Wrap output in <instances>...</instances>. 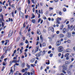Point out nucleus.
<instances>
[{
  "mask_svg": "<svg viewBox=\"0 0 75 75\" xmlns=\"http://www.w3.org/2000/svg\"><path fill=\"white\" fill-rule=\"evenodd\" d=\"M1 16L2 17V20H3V16L2 15H1Z\"/></svg>",
  "mask_w": 75,
  "mask_h": 75,
  "instance_id": "nucleus-41",
  "label": "nucleus"
},
{
  "mask_svg": "<svg viewBox=\"0 0 75 75\" xmlns=\"http://www.w3.org/2000/svg\"><path fill=\"white\" fill-rule=\"evenodd\" d=\"M61 44V42L60 41L58 40L56 42V45L57 46H59Z\"/></svg>",
  "mask_w": 75,
  "mask_h": 75,
  "instance_id": "nucleus-5",
  "label": "nucleus"
},
{
  "mask_svg": "<svg viewBox=\"0 0 75 75\" xmlns=\"http://www.w3.org/2000/svg\"><path fill=\"white\" fill-rule=\"evenodd\" d=\"M69 21H67V22L66 23V24H69Z\"/></svg>",
  "mask_w": 75,
  "mask_h": 75,
  "instance_id": "nucleus-48",
  "label": "nucleus"
},
{
  "mask_svg": "<svg viewBox=\"0 0 75 75\" xmlns=\"http://www.w3.org/2000/svg\"><path fill=\"white\" fill-rule=\"evenodd\" d=\"M58 55L59 57H60V56H61V53H59L58 54Z\"/></svg>",
  "mask_w": 75,
  "mask_h": 75,
  "instance_id": "nucleus-52",
  "label": "nucleus"
},
{
  "mask_svg": "<svg viewBox=\"0 0 75 75\" xmlns=\"http://www.w3.org/2000/svg\"><path fill=\"white\" fill-rule=\"evenodd\" d=\"M67 42L68 43H71V40H68Z\"/></svg>",
  "mask_w": 75,
  "mask_h": 75,
  "instance_id": "nucleus-30",
  "label": "nucleus"
},
{
  "mask_svg": "<svg viewBox=\"0 0 75 75\" xmlns=\"http://www.w3.org/2000/svg\"><path fill=\"white\" fill-rule=\"evenodd\" d=\"M46 64H48V65H49L50 64V60H48V62H46Z\"/></svg>",
  "mask_w": 75,
  "mask_h": 75,
  "instance_id": "nucleus-27",
  "label": "nucleus"
},
{
  "mask_svg": "<svg viewBox=\"0 0 75 75\" xmlns=\"http://www.w3.org/2000/svg\"><path fill=\"white\" fill-rule=\"evenodd\" d=\"M11 7L12 8H13L14 7V5L13 4L11 6Z\"/></svg>",
  "mask_w": 75,
  "mask_h": 75,
  "instance_id": "nucleus-49",
  "label": "nucleus"
},
{
  "mask_svg": "<svg viewBox=\"0 0 75 75\" xmlns=\"http://www.w3.org/2000/svg\"><path fill=\"white\" fill-rule=\"evenodd\" d=\"M31 1L34 4H35L37 3V0H31Z\"/></svg>",
  "mask_w": 75,
  "mask_h": 75,
  "instance_id": "nucleus-10",
  "label": "nucleus"
},
{
  "mask_svg": "<svg viewBox=\"0 0 75 75\" xmlns=\"http://www.w3.org/2000/svg\"><path fill=\"white\" fill-rule=\"evenodd\" d=\"M40 5L41 6H42V2H40Z\"/></svg>",
  "mask_w": 75,
  "mask_h": 75,
  "instance_id": "nucleus-53",
  "label": "nucleus"
},
{
  "mask_svg": "<svg viewBox=\"0 0 75 75\" xmlns=\"http://www.w3.org/2000/svg\"><path fill=\"white\" fill-rule=\"evenodd\" d=\"M16 50H15L13 52V54H15L16 52Z\"/></svg>",
  "mask_w": 75,
  "mask_h": 75,
  "instance_id": "nucleus-63",
  "label": "nucleus"
},
{
  "mask_svg": "<svg viewBox=\"0 0 75 75\" xmlns=\"http://www.w3.org/2000/svg\"><path fill=\"white\" fill-rule=\"evenodd\" d=\"M71 35L70 33L69 32L67 34V36L68 38H70V37H71Z\"/></svg>",
  "mask_w": 75,
  "mask_h": 75,
  "instance_id": "nucleus-7",
  "label": "nucleus"
},
{
  "mask_svg": "<svg viewBox=\"0 0 75 75\" xmlns=\"http://www.w3.org/2000/svg\"><path fill=\"white\" fill-rule=\"evenodd\" d=\"M4 42H5V41L4 40H3L2 41V45H3V44H4Z\"/></svg>",
  "mask_w": 75,
  "mask_h": 75,
  "instance_id": "nucleus-38",
  "label": "nucleus"
},
{
  "mask_svg": "<svg viewBox=\"0 0 75 75\" xmlns=\"http://www.w3.org/2000/svg\"><path fill=\"white\" fill-rule=\"evenodd\" d=\"M20 44L21 45L23 46L24 45V43H23V42H21L20 43Z\"/></svg>",
  "mask_w": 75,
  "mask_h": 75,
  "instance_id": "nucleus-37",
  "label": "nucleus"
},
{
  "mask_svg": "<svg viewBox=\"0 0 75 75\" xmlns=\"http://www.w3.org/2000/svg\"><path fill=\"white\" fill-rule=\"evenodd\" d=\"M35 61V60L34 59H32L31 60V62H34Z\"/></svg>",
  "mask_w": 75,
  "mask_h": 75,
  "instance_id": "nucleus-21",
  "label": "nucleus"
},
{
  "mask_svg": "<svg viewBox=\"0 0 75 75\" xmlns=\"http://www.w3.org/2000/svg\"><path fill=\"white\" fill-rule=\"evenodd\" d=\"M15 65L17 66H18V65H19V64L17 63H16Z\"/></svg>",
  "mask_w": 75,
  "mask_h": 75,
  "instance_id": "nucleus-61",
  "label": "nucleus"
},
{
  "mask_svg": "<svg viewBox=\"0 0 75 75\" xmlns=\"http://www.w3.org/2000/svg\"><path fill=\"white\" fill-rule=\"evenodd\" d=\"M52 28V27H49L48 28V30H51V28Z\"/></svg>",
  "mask_w": 75,
  "mask_h": 75,
  "instance_id": "nucleus-50",
  "label": "nucleus"
},
{
  "mask_svg": "<svg viewBox=\"0 0 75 75\" xmlns=\"http://www.w3.org/2000/svg\"><path fill=\"white\" fill-rule=\"evenodd\" d=\"M53 8L52 7H49V10H53Z\"/></svg>",
  "mask_w": 75,
  "mask_h": 75,
  "instance_id": "nucleus-35",
  "label": "nucleus"
},
{
  "mask_svg": "<svg viewBox=\"0 0 75 75\" xmlns=\"http://www.w3.org/2000/svg\"><path fill=\"white\" fill-rule=\"evenodd\" d=\"M24 65H25L24 63H23L22 65V67L23 68V67H24Z\"/></svg>",
  "mask_w": 75,
  "mask_h": 75,
  "instance_id": "nucleus-32",
  "label": "nucleus"
},
{
  "mask_svg": "<svg viewBox=\"0 0 75 75\" xmlns=\"http://www.w3.org/2000/svg\"><path fill=\"white\" fill-rule=\"evenodd\" d=\"M63 11H66V9L65 8H64L63 9Z\"/></svg>",
  "mask_w": 75,
  "mask_h": 75,
  "instance_id": "nucleus-46",
  "label": "nucleus"
},
{
  "mask_svg": "<svg viewBox=\"0 0 75 75\" xmlns=\"http://www.w3.org/2000/svg\"><path fill=\"white\" fill-rule=\"evenodd\" d=\"M11 64H12V62L11 61L9 63V66H10V65H11Z\"/></svg>",
  "mask_w": 75,
  "mask_h": 75,
  "instance_id": "nucleus-42",
  "label": "nucleus"
},
{
  "mask_svg": "<svg viewBox=\"0 0 75 75\" xmlns=\"http://www.w3.org/2000/svg\"><path fill=\"white\" fill-rule=\"evenodd\" d=\"M71 62L69 61H67L65 62V64H66L67 65H68V64H69Z\"/></svg>",
  "mask_w": 75,
  "mask_h": 75,
  "instance_id": "nucleus-12",
  "label": "nucleus"
},
{
  "mask_svg": "<svg viewBox=\"0 0 75 75\" xmlns=\"http://www.w3.org/2000/svg\"><path fill=\"white\" fill-rule=\"evenodd\" d=\"M5 50H6V51H5V52L6 53V52H7V50H6V48L4 47L3 49V50L4 51H5Z\"/></svg>",
  "mask_w": 75,
  "mask_h": 75,
  "instance_id": "nucleus-18",
  "label": "nucleus"
},
{
  "mask_svg": "<svg viewBox=\"0 0 75 75\" xmlns=\"http://www.w3.org/2000/svg\"><path fill=\"white\" fill-rule=\"evenodd\" d=\"M30 28H31V27H30V28H29V29L28 30V32H30V31H31V29Z\"/></svg>",
  "mask_w": 75,
  "mask_h": 75,
  "instance_id": "nucleus-51",
  "label": "nucleus"
},
{
  "mask_svg": "<svg viewBox=\"0 0 75 75\" xmlns=\"http://www.w3.org/2000/svg\"><path fill=\"white\" fill-rule=\"evenodd\" d=\"M19 74V73H18V71H16V73H15V75H17V74Z\"/></svg>",
  "mask_w": 75,
  "mask_h": 75,
  "instance_id": "nucleus-45",
  "label": "nucleus"
},
{
  "mask_svg": "<svg viewBox=\"0 0 75 75\" xmlns=\"http://www.w3.org/2000/svg\"><path fill=\"white\" fill-rule=\"evenodd\" d=\"M10 72H11L12 73H13V69H11L10 70Z\"/></svg>",
  "mask_w": 75,
  "mask_h": 75,
  "instance_id": "nucleus-54",
  "label": "nucleus"
},
{
  "mask_svg": "<svg viewBox=\"0 0 75 75\" xmlns=\"http://www.w3.org/2000/svg\"><path fill=\"white\" fill-rule=\"evenodd\" d=\"M25 43H26V44H28V41L27 40H25Z\"/></svg>",
  "mask_w": 75,
  "mask_h": 75,
  "instance_id": "nucleus-34",
  "label": "nucleus"
},
{
  "mask_svg": "<svg viewBox=\"0 0 75 75\" xmlns=\"http://www.w3.org/2000/svg\"><path fill=\"white\" fill-rule=\"evenodd\" d=\"M37 34H41L40 31V30H37Z\"/></svg>",
  "mask_w": 75,
  "mask_h": 75,
  "instance_id": "nucleus-16",
  "label": "nucleus"
},
{
  "mask_svg": "<svg viewBox=\"0 0 75 75\" xmlns=\"http://www.w3.org/2000/svg\"><path fill=\"white\" fill-rule=\"evenodd\" d=\"M42 11H43V10L42 9H41V14H42V13H43L42 12Z\"/></svg>",
  "mask_w": 75,
  "mask_h": 75,
  "instance_id": "nucleus-62",
  "label": "nucleus"
},
{
  "mask_svg": "<svg viewBox=\"0 0 75 75\" xmlns=\"http://www.w3.org/2000/svg\"><path fill=\"white\" fill-rule=\"evenodd\" d=\"M51 30L52 32H54V28L52 27Z\"/></svg>",
  "mask_w": 75,
  "mask_h": 75,
  "instance_id": "nucleus-24",
  "label": "nucleus"
},
{
  "mask_svg": "<svg viewBox=\"0 0 75 75\" xmlns=\"http://www.w3.org/2000/svg\"><path fill=\"white\" fill-rule=\"evenodd\" d=\"M38 54H39V57H40L41 55H42V54H41V53H39Z\"/></svg>",
  "mask_w": 75,
  "mask_h": 75,
  "instance_id": "nucleus-59",
  "label": "nucleus"
},
{
  "mask_svg": "<svg viewBox=\"0 0 75 75\" xmlns=\"http://www.w3.org/2000/svg\"><path fill=\"white\" fill-rule=\"evenodd\" d=\"M19 16L20 17H21L22 18H23V17H24V13L21 12V11H20L19 13Z\"/></svg>",
  "mask_w": 75,
  "mask_h": 75,
  "instance_id": "nucleus-4",
  "label": "nucleus"
},
{
  "mask_svg": "<svg viewBox=\"0 0 75 75\" xmlns=\"http://www.w3.org/2000/svg\"><path fill=\"white\" fill-rule=\"evenodd\" d=\"M42 45L43 47H45V46L46 45V44L45 43H43Z\"/></svg>",
  "mask_w": 75,
  "mask_h": 75,
  "instance_id": "nucleus-26",
  "label": "nucleus"
},
{
  "mask_svg": "<svg viewBox=\"0 0 75 75\" xmlns=\"http://www.w3.org/2000/svg\"><path fill=\"white\" fill-rule=\"evenodd\" d=\"M40 38L41 40L42 41H43V38H42V36L41 35L40 37Z\"/></svg>",
  "mask_w": 75,
  "mask_h": 75,
  "instance_id": "nucleus-23",
  "label": "nucleus"
},
{
  "mask_svg": "<svg viewBox=\"0 0 75 75\" xmlns=\"http://www.w3.org/2000/svg\"><path fill=\"white\" fill-rule=\"evenodd\" d=\"M24 54L25 56V57H27V53L26 52L24 53Z\"/></svg>",
  "mask_w": 75,
  "mask_h": 75,
  "instance_id": "nucleus-33",
  "label": "nucleus"
},
{
  "mask_svg": "<svg viewBox=\"0 0 75 75\" xmlns=\"http://www.w3.org/2000/svg\"><path fill=\"white\" fill-rule=\"evenodd\" d=\"M56 33L57 34H59V31H57L56 32Z\"/></svg>",
  "mask_w": 75,
  "mask_h": 75,
  "instance_id": "nucleus-39",
  "label": "nucleus"
},
{
  "mask_svg": "<svg viewBox=\"0 0 75 75\" xmlns=\"http://www.w3.org/2000/svg\"><path fill=\"white\" fill-rule=\"evenodd\" d=\"M36 57H40V56H39V54H36Z\"/></svg>",
  "mask_w": 75,
  "mask_h": 75,
  "instance_id": "nucleus-55",
  "label": "nucleus"
},
{
  "mask_svg": "<svg viewBox=\"0 0 75 75\" xmlns=\"http://www.w3.org/2000/svg\"><path fill=\"white\" fill-rule=\"evenodd\" d=\"M61 18L58 17L56 19L57 23L59 24L60 23L59 21H61Z\"/></svg>",
  "mask_w": 75,
  "mask_h": 75,
  "instance_id": "nucleus-3",
  "label": "nucleus"
},
{
  "mask_svg": "<svg viewBox=\"0 0 75 75\" xmlns=\"http://www.w3.org/2000/svg\"><path fill=\"white\" fill-rule=\"evenodd\" d=\"M13 31L12 30L10 31L8 35V37H11L12 34H13Z\"/></svg>",
  "mask_w": 75,
  "mask_h": 75,
  "instance_id": "nucleus-6",
  "label": "nucleus"
},
{
  "mask_svg": "<svg viewBox=\"0 0 75 75\" xmlns=\"http://www.w3.org/2000/svg\"><path fill=\"white\" fill-rule=\"evenodd\" d=\"M24 74H25V75H27V72H25Z\"/></svg>",
  "mask_w": 75,
  "mask_h": 75,
  "instance_id": "nucleus-64",
  "label": "nucleus"
},
{
  "mask_svg": "<svg viewBox=\"0 0 75 75\" xmlns=\"http://www.w3.org/2000/svg\"><path fill=\"white\" fill-rule=\"evenodd\" d=\"M14 11H13L11 13V14H12V16H13V17H14Z\"/></svg>",
  "mask_w": 75,
  "mask_h": 75,
  "instance_id": "nucleus-22",
  "label": "nucleus"
},
{
  "mask_svg": "<svg viewBox=\"0 0 75 75\" xmlns=\"http://www.w3.org/2000/svg\"><path fill=\"white\" fill-rule=\"evenodd\" d=\"M67 32V28H64L62 30V32L63 33L65 34Z\"/></svg>",
  "mask_w": 75,
  "mask_h": 75,
  "instance_id": "nucleus-9",
  "label": "nucleus"
},
{
  "mask_svg": "<svg viewBox=\"0 0 75 75\" xmlns=\"http://www.w3.org/2000/svg\"><path fill=\"white\" fill-rule=\"evenodd\" d=\"M25 71V69H23L22 70V72H24Z\"/></svg>",
  "mask_w": 75,
  "mask_h": 75,
  "instance_id": "nucleus-56",
  "label": "nucleus"
},
{
  "mask_svg": "<svg viewBox=\"0 0 75 75\" xmlns=\"http://www.w3.org/2000/svg\"><path fill=\"white\" fill-rule=\"evenodd\" d=\"M32 22L33 23H35V19H32Z\"/></svg>",
  "mask_w": 75,
  "mask_h": 75,
  "instance_id": "nucleus-19",
  "label": "nucleus"
},
{
  "mask_svg": "<svg viewBox=\"0 0 75 75\" xmlns=\"http://www.w3.org/2000/svg\"><path fill=\"white\" fill-rule=\"evenodd\" d=\"M32 17L33 18H31V19H33V18H35V15L33 14V13H32Z\"/></svg>",
  "mask_w": 75,
  "mask_h": 75,
  "instance_id": "nucleus-17",
  "label": "nucleus"
},
{
  "mask_svg": "<svg viewBox=\"0 0 75 75\" xmlns=\"http://www.w3.org/2000/svg\"><path fill=\"white\" fill-rule=\"evenodd\" d=\"M51 51L50 50L48 52V54H50V53H51Z\"/></svg>",
  "mask_w": 75,
  "mask_h": 75,
  "instance_id": "nucleus-57",
  "label": "nucleus"
},
{
  "mask_svg": "<svg viewBox=\"0 0 75 75\" xmlns=\"http://www.w3.org/2000/svg\"><path fill=\"white\" fill-rule=\"evenodd\" d=\"M59 37L60 38H63L64 37V35L63 34H59Z\"/></svg>",
  "mask_w": 75,
  "mask_h": 75,
  "instance_id": "nucleus-11",
  "label": "nucleus"
},
{
  "mask_svg": "<svg viewBox=\"0 0 75 75\" xmlns=\"http://www.w3.org/2000/svg\"><path fill=\"white\" fill-rule=\"evenodd\" d=\"M63 67V70L62 71L63 73H64V74H66V72L65 71H65L66 70H67L68 68H67V65H66L65 64H64L62 66Z\"/></svg>",
  "mask_w": 75,
  "mask_h": 75,
  "instance_id": "nucleus-1",
  "label": "nucleus"
},
{
  "mask_svg": "<svg viewBox=\"0 0 75 75\" xmlns=\"http://www.w3.org/2000/svg\"><path fill=\"white\" fill-rule=\"evenodd\" d=\"M66 52H71V50L70 49H68L66 50Z\"/></svg>",
  "mask_w": 75,
  "mask_h": 75,
  "instance_id": "nucleus-8",
  "label": "nucleus"
},
{
  "mask_svg": "<svg viewBox=\"0 0 75 75\" xmlns=\"http://www.w3.org/2000/svg\"><path fill=\"white\" fill-rule=\"evenodd\" d=\"M28 3L29 4H30V0H28Z\"/></svg>",
  "mask_w": 75,
  "mask_h": 75,
  "instance_id": "nucleus-44",
  "label": "nucleus"
},
{
  "mask_svg": "<svg viewBox=\"0 0 75 75\" xmlns=\"http://www.w3.org/2000/svg\"><path fill=\"white\" fill-rule=\"evenodd\" d=\"M27 66L28 67V68L29 69H30V66L28 65V64H27Z\"/></svg>",
  "mask_w": 75,
  "mask_h": 75,
  "instance_id": "nucleus-29",
  "label": "nucleus"
},
{
  "mask_svg": "<svg viewBox=\"0 0 75 75\" xmlns=\"http://www.w3.org/2000/svg\"><path fill=\"white\" fill-rule=\"evenodd\" d=\"M64 58V54H62V56L61 57V59H62V58Z\"/></svg>",
  "mask_w": 75,
  "mask_h": 75,
  "instance_id": "nucleus-28",
  "label": "nucleus"
},
{
  "mask_svg": "<svg viewBox=\"0 0 75 75\" xmlns=\"http://www.w3.org/2000/svg\"><path fill=\"white\" fill-rule=\"evenodd\" d=\"M69 55V53H66L65 54V57H68Z\"/></svg>",
  "mask_w": 75,
  "mask_h": 75,
  "instance_id": "nucleus-14",
  "label": "nucleus"
},
{
  "mask_svg": "<svg viewBox=\"0 0 75 75\" xmlns=\"http://www.w3.org/2000/svg\"><path fill=\"white\" fill-rule=\"evenodd\" d=\"M4 55L3 54V55H2V56L1 57V59H3V58H4Z\"/></svg>",
  "mask_w": 75,
  "mask_h": 75,
  "instance_id": "nucleus-20",
  "label": "nucleus"
},
{
  "mask_svg": "<svg viewBox=\"0 0 75 75\" xmlns=\"http://www.w3.org/2000/svg\"><path fill=\"white\" fill-rule=\"evenodd\" d=\"M73 30H74V31H75V25H74V26H73Z\"/></svg>",
  "mask_w": 75,
  "mask_h": 75,
  "instance_id": "nucleus-60",
  "label": "nucleus"
},
{
  "mask_svg": "<svg viewBox=\"0 0 75 75\" xmlns=\"http://www.w3.org/2000/svg\"><path fill=\"white\" fill-rule=\"evenodd\" d=\"M49 49H51V48H52V47H51V46L50 45L49 47Z\"/></svg>",
  "mask_w": 75,
  "mask_h": 75,
  "instance_id": "nucleus-58",
  "label": "nucleus"
},
{
  "mask_svg": "<svg viewBox=\"0 0 75 75\" xmlns=\"http://www.w3.org/2000/svg\"><path fill=\"white\" fill-rule=\"evenodd\" d=\"M2 8L1 7H0V12H1V11H2Z\"/></svg>",
  "mask_w": 75,
  "mask_h": 75,
  "instance_id": "nucleus-36",
  "label": "nucleus"
},
{
  "mask_svg": "<svg viewBox=\"0 0 75 75\" xmlns=\"http://www.w3.org/2000/svg\"><path fill=\"white\" fill-rule=\"evenodd\" d=\"M74 28V26L71 25L70 28V29L71 31H72Z\"/></svg>",
  "mask_w": 75,
  "mask_h": 75,
  "instance_id": "nucleus-13",
  "label": "nucleus"
},
{
  "mask_svg": "<svg viewBox=\"0 0 75 75\" xmlns=\"http://www.w3.org/2000/svg\"><path fill=\"white\" fill-rule=\"evenodd\" d=\"M43 18L44 20H46L47 19V18L45 16H43Z\"/></svg>",
  "mask_w": 75,
  "mask_h": 75,
  "instance_id": "nucleus-43",
  "label": "nucleus"
},
{
  "mask_svg": "<svg viewBox=\"0 0 75 75\" xmlns=\"http://www.w3.org/2000/svg\"><path fill=\"white\" fill-rule=\"evenodd\" d=\"M68 73L69 74V75H71V72L70 71H68Z\"/></svg>",
  "mask_w": 75,
  "mask_h": 75,
  "instance_id": "nucleus-31",
  "label": "nucleus"
},
{
  "mask_svg": "<svg viewBox=\"0 0 75 75\" xmlns=\"http://www.w3.org/2000/svg\"><path fill=\"white\" fill-rule=\"evenodd\" d=\"M71 21H74V18H71Z\"/></svg>",
  "mask_w": 75,
  "mask_h": 75,
  "instance_id": "nucleus-25",
  "label": "nucleus"
},
{
  "mask_svg": "<svg viewBox=\"0 0 75 75\" xmlns=\"http://www.w3.org/2000/svg\"><path fill=\"white\" fill-rule=\"evenodd\" d=\"M53 55V54H50V57H52Z\"/></svg>",
  "mask_w": 75,
  "mask_h": 75,
  "instance_id": "nucleus-40",
  "label": "nucleus"
},
{
  "mask_svg": "<svg viewBox=\"0 0 75 75\" xmlns=\"http://www.w3.org/2000/svg\"><path fill=\"white\" fill-rule=\"evenodd\" d=\"M45 51L44 50L42 51V56H43L44 54H45Z\"/></svg>",
  "mask_w": 75,
  "mask_h": 75,
  "instance_id": "nucleus-15",
  "label": "nucleus"
},
{
  "mask_svg": "<svg viewBox=\"0 0 75 75\" xmlns=\"http://www.w3.org/2000/svg\"><path fill=\"white\" fill-rule=\"evenodd\" d=\"M59 15H60V16H61V15H62V12L61 11L59 12Z\"/></svg>",
  "mask_w": 75,
  "mask_h": 75,
  "instance_id": "nucleus-47",
  "label": "nucleus"
},
{
  "mask_svg": "<svg viewBox=\"0 0 75 75\" xmlns=\"http://www.w3.org/2000/svg\"><path fill=\"white\" fill-rule=\"evenodd\" d=\"M58 50L59 52H62L64 50V47L62 46H60L58 47Z\"/></svg>",
  "mask_w": 75,
  "mask_h": 75,
  "instance_id": "nucleus-2",
  "label": "nucleus"
}]
</instances>
